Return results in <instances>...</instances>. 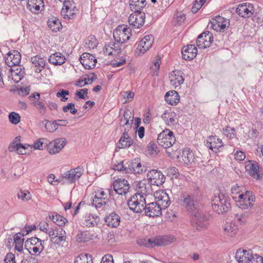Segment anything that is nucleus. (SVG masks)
Instances as JSON below:
<instances>
[{
  "label": "nucleus",
  "instance_id": "1",
  "mask_svg": "<svg viewBox=\"0 0 263 263\" xmlns=\"http://www.w3.org/2000/svg\"><path fill=\"white\" fill-rule=\"evenodd\" d=\"M20 137H16L14 140L10 143L8 146V150L10 152H15L18 155H25L27 154V150L32 152L33 150L43 149V142L42 139H39L34 142L32 145L29 144H21Z\"/></svg>",
  "mask_w": 263,
  "mask_h": 263
},
{
  "label": "nucleus",
  "instance_id": "2",
  "mask_svg": "<svg viewBox=\"0 0 263 263\" xmlns=\"http://www.w3.org/2000/svg\"><path fill=\"white\" fill-rule=\"evenodd\" d=\"M211 204L213 210L218 214L227 212L231 208L229 197L220 192L215 193Z\"/></svg>",
  "mask_w": 263,
  "mask_h": 263
},
{
  "label": "nucleus",
  "instance_id": "3",
  "mask_svg": "<svg viewBox=\"0 0 263 263\" xmlns=\"http://www.w3.org/2000/svg\"><path fill=\"white\" fill-rule=\"evenodd\" d=\"M173 236H158L155 238H142L137 240V243L140 246L146 247H153L156 246L168 245L175 241Z\"/></svg>",
  "mask_w": 263,
  "mask_h": 263
},
{
  "label": "nucleus",
  "instance_id": "4",
  "mask_svg": "<svg viewBox=\"0 0 263 263\" xmlns=\"http://www.w3.org/2000/svg\"><path fill=\"white\" fill-rule=\"evenodd\" d=\"M83 174V168L78 166L65 172L55 181L62 182V184H71L78 180Z\"/></svg>",
  "mask_w": 263,
  "mask_h": 263
},
{
  "label": "nucleus",
  "instance_id": "5",
  "mask_svg": "<svg viewBox=\"0 0 263 263\" xmlns=\"http://www.w3.org/2000/svg\"><path fill=\"white\" fill-rule=\"evenodd\" d=\"M132 36L131 28L126 25H119L114 31V38L118 43L123 45L127 42Z\"/></svg>",
  "mask_w": 263,
  "mask_h": 263
},
{
  "label": "nucleus",
  "instance_id": "6",
  "mask_svg": "<svg viewBox=\"0 0 263 263\" xmlns=\"http://www.w3.org/2000/svg\"><path fill=\"white\" fill-rule=\"evenodd\" d=\"M255 196L249 191H245L243 194L239 195V199H236L237 206L242 210H249L254 205Z\"/></svg>",
  "mask_w": 263,
  "mask_h": 263
},
{
  "label": "nucleus",
  "instance_id": "7",
  "mask_svg": "<svg viewBox=\"0 0 263 263\" xmlns=\"http://www.w3.org/2000/svg\"><path fill=\"white\" fill-rule=\"evenodd\" d=\"M129 209L135 213H140L145 209L147 204L145 196L139 194H135L127 202Z\"/></svg>",
  "mask_w": 263,
  "mask_h": 263
},
{
  "label": "nucleus",
  "instance_id": "8",
  "mask_svg": "<svg viewBox=\"0 0 263 263\" xmlns=\"http://www.w3.org/2000/svg\"><path fill=\"white\" fill-rule=\"evenodd\" d=\"M157 142L160 145L167 148L173 145L176 142V138L172 131L166 128L158 135Z\"/></svg>",
  "mask_w": 263,
  "mask_h": 263
},
{
  "label": "nucleus",
  "instance_id": "9",
  "mask_svg": "<svg viewBox=\"0 0 263 263\" xmlns=\"http://www.w3.org/2000/svg\"><path fill=\"white\" fill-rule=\"evenodd\" d=\"M44 241L35 237L27 239L25 243V247L32 255H39L44 249Z\"/></svg>",
  "mask_w": 263,
  "mask_h": 263
},
{
  "label": "nucleus",
  "instance_id": "10",
  "mask_svg": "<svg viewBox=\"0 0 263 263\" xmlns=\"http://www.w3.org/2000/svg\"><path fill=\"white\" fill-rule=\"evenodd\" d=\"M210 216L209 215L197 211L194 213L193 225L197 230L202 231L208 228L210 223Z\"/></svg>",
  "mask_w": 263,
  "mask_h": 263
},
{
  "label": "nucleus",
  "instance_id": "11",
  "mask_svg": "<svg viewBox=\"0 0 263 263\" xmlns=\"http://www.w3.org/2000/svg\"><path fill=\"white\" fill-rule=\"evenodd\" d=\"M154 37L152 34L145 35L138 43L135 53L137 56H141L148 51L152 46Z\"/></svg>",
  "mask_w": 263,
  "mask_h": 263
},
{
  "label": "nucleus",
  "instance_id": "12",
  "mask_svg": "<svg viewBox=\"0 0 263 263\" xmlns=\"http://www.w3.org/2000/svg\"><path fill=\"white\" fill-rule=\"evenodd\" d=\"M78 11L75 3L69 0L63 3L61 14L65 20H72L76 17Z\"/></svg>",
  "mask_w": 263,
  "mask_h": 263
},
{
  "label": "nucleus",
  "instance_id": "13",
  "mask_svg": "<svg viewBox=\"0 0 263 263\" xmlns=\"http://www.w3.org/2000/svg\"><path fill=\"white\" fill-rule=\"evenodd\" d=\"M108 194H110L109 190L106 192L101 188L97 189L94 192L92 205L97 209L105 206L108 201Z\"/></svg>",
  "mask_w": 263,
  "mask_h": 263
},
{
  "label": "nucleus",
  "instance_id": "14",
  "mask_svg": "<svg viewBox=\"0 0 263 263\" xmlns=\"http://www.w3.org/2000/svg\"><path fill=\"white\" fill-rule=\"evenodd\" d=\"M134 185L137 192L136 194L139 193L143 197L145 196V199L147 200L153 196L152 185L149 182H147V180H142L140 181H135Z\"/></svg>",
  "mask_w": 263,
  "mask_h": 263
},
{
  "label": "nucleus",
  "instance_id": "15",
  "mask_svg": "<svg viewBox=\"0 0 263 263\" xmlns=\"http://www.w3.org/2000/svg\"><path fill=\"white\" fill-rule=\"evenodd\" d=\"M48 235L51 241L57 245L65 242L66 238V233L62 228L51 227L48 231Z\"/></svg>",
  "mask_w": 263,
  "mask_h": 263
},
{
  "label": "nucleus",
  "instance_id": "16",
  "mask_svg": "<svg viewBox=\"0 0 263 263\" xmlns=\"http://www.w3.org/2000/svg\"><path fill=\"white\" fill-rule=\"evenodd\" d=\"M67 143L65 138H60L50 142L47 145V151L50 155H55L61 152Z\"/></svg>",
  "mask_w": 263,
  "mask_h": 263
},
{
  "label": "nucleus",
  "instance_id": "17",
  "mask_svg": "<svg viewBox=\"0 0 263 263\" xmlns=\"http://www.w3.org/2000/svg\"><path fill=\"white\" fill-rule=\"evenodd\" d=\"M148 182L151 185L159 186L165 181V177L160 172L157 170H152L149 171L147 175Z\"/></svg>",
  "mask_w": 263,
  "mask_h": 263
},
{
  "label": "nucleus",
  "instance_id": "18",
  "mask_svg": "<svg viewBox=\"0 0 263 263\" xmlns=\"http://www.w3.org/2000/svg\"><path fill=\"white\" fill-rule=\"evenodd\" d=\"M145 14L142 11H134L128 17V22L130 26L135 28H140L145 22Z\"/></svg>",
  "mask_w": 263,
  "mask_h": 263
},
{
  "label": "nucleus",
  "instance_id": "19",
  "mask_svg": "<svg viewBox=\"0 0 263 263\" xmlns=\"http://www.w3.org/2000/svg\"><path fill=\"white\" fill-rule=\"evenodd\" d=\"M155 202L161 208L166 209L171 203L168 195L164 190L157 191L154 193Z\"/></svg>",
  "mask_w": 263,
  "mask_h": 263
},
{
  "label": "nucleus",
  "instance_id": "20",
  "mask_svg": "<svg viewBox=\"0 0 263 263\" xmlns=\"http://www.w3.org/2000/svg\"><path fill=\"white\" fill-rule=\"evenodd\" d=\"M125 46L124 45H120V44L117 42H110L104 46L103 53L106 55H113L115 57L116 55H118L120 53L122 52Z\"/></svg>",
  "mask_w": 263,
  "mask_h": 263
},
{
  "label": "nucleus",
  "instance_id": "21",
  "mask_svg": "<svg viewBox=\"0 0 263 263\" xmlns=\"http://www.w3.org/2000/svg\"><path fill=\"white\" fill-rule=\"evenodd\" d=\"M169 79L171 85L175 89L180 88L184 81L183 72L181 70H173L169 74Z\"/></svg>",
  "mask_w": 263,
  "mask_h": 263
},
{
  "label": "nucleus",
  "instance_id": "22",
  "mask_svg": "<svg viewBox=\"0 0 263 263\" xmlns=\"http://www.w3.org/2000/svg\"><path fill=\"white\" fill-rule=\"evenodd\" d=\"M213 41V34L210 31L204 32L199 34L197 39V46L200 48L209 47Z\"/></svg>",
  "mask_w": 263,
  "mask_h": 263
},
{
  "label": "nucleus",
  "instance_id": "23",
  "mask_svg": "<svg viewBox=\"0 0 263 263\" xmlns=\"http://www.w3.org/2000/svg\"><path fill=\"white\" fill-rule=\"evenodd\" d=\"M113 187L117 194L123 195H125L128 192L129 184L125 179L118 178L114 181Z\"/></svg>",
  "mask_w": 263,
  "mask_h": 263
},
{
  "label": "nucleus",
  "instance_id": "24",
  "mask_svg": "<svg viewBox=\"0 0 263 263\" xmlns=\"http://www.w3.org/2000/svg\"><path fill=\"white\" fill-rule=\"evenodd\" d=\"M21 61V55L16 50H11L7 54L5 57L6 64L10 67L20 66Z\"/></svg>",
  "mask_w": 263,
  "mask_h": 263
},
{
  "label": "nucleus",
  "instance_id": "25",
  "mask_svg": "<svg viewBox=\"0 0 263 263\" xmlns=\"http://www.w3.org/2000/svg\"><path fill=\"white\" fill-rule=\"evenodd\" d=\"M211 28L216 31H224L229 23L228 21L219 15L212 18L210 22Z\"/></svg>",
  "mask_w": 263,
  "mask_h": 263
},
{
  "label": "nucleus",
  "instance_id": "26",
  "mask_svg": "<svg viewBox=\"0 0 263 263\" xmlns=\"http://www.w3.org/2000/svg\"><path fill=\"white\" fill-rule=\"evenodd\" d=\"M183 205L190 213H195L197 210L198 203L193 195H185L183 197Z\"/></svg>",
  "mask_w": 263,
  "mask_h": 263
},
{
  "label": "nucleus",
  "instance_id": "27",
  "mask_svg": "<svg viewBox=\"0 0 263 263\" xmlns=\"http://www.w3.org/2000/svg\"><path fill=\"white\" fill-rule=\"evenodd\" d=\"M254 11L253 5L249 3L240 4L236 9V13L242 17L251 16Z\"/></svg>",
  "mask_w": 263,
  "mask_h": 263
},
{
  "label": "nucleus",
  "instance_id": "28",
  "mask_svg": "<svg viewBox=\"0 0 263 263\" xmlns=\"http://www.w3.org/2000/svg\"><path fill=\"white\" fill-rule=\"evenodd\" d=\"M26 7L32 13L38 14L44 9V0H27Z\"/></svg>",
  "mask_w": 263,
  "mask_h": 263
},
{
  "label": "nucleus",
  "instance_id": "29",
  "mask_svg": "<svg viewBox=\"0 0 263 263\" xmlns=\"http://www.w3.org/2000/svg\"><path fill=\"white\" fill-rule=\"evenodd\" d=\"M245 168L248 174L253 178L259 179L261 178L260 167L257 162L251 161L246 162Z\"/></svg>",
  "mask_w": 263,
  "mask_h": 263
},
{
  "label": "nucleus",
  "instance_id": "30",
  "mask_svg": "<svg viewBox=\"0 0 263 263\" xmlns=\"http://www.w3.org/2000/svg\"><path fill=\"white\" fill-rule=\"evenodd\" d=\"M80 61L85 69H91L95 67L97 59L93 55L85 52L81 55Z\"/></svg>",
  "mask_w": 263,
  "mask_h": 263
},
{
  "label": "nucleus",
  "instance_id": "31",
  "mask_svg": "<svg viewBox=\"0 0 263 263\" xmlns=\"http://www.w3.org/2000/svg\"><path fill=\"white\" fill-rule=\"evenodd\" d=\"M146 215L149 217H157L161 215L162 210H163L155 202L147 203L145 207Z\"/></svg>",
  "mask_w": 263,
  "mask_h": 263
},
{
  "label": "nucleus",
  "instance_id": "32",
  "mask_svg": "<svg viewBox=\"0 0 263 263\" xmlns=\"http://www.w3.org/2000/svg\"><path fill=\"white\" fill-rule=\"evenodd\" d=\"M181 53L183 59L185 60L191 61L196 57L197 49L195 45H187L183 47Z\"/></svg>",
  "mask_w": 263,
  "mask_h": 263
},
{
  "label": "nucleus",
  "instance_id": "33",
  "mask_svg": "<svg viewBox=\"0 0 263 263\" xmlns=\"http://www.w3.org/2000/svg\"><path fill=\"white\" fill-rule=\"evenodd\" d=\"M206 145L210 149L215 153H217L223 146L222 140L218 138L216 136H210L207 140Z\"/></svg>",
  "mask_w": 263,
  "mask_h": 263
},
{
  "label": "nucleus",
  "instance_id": "34",
  "mask_svg": "<svg viewBox=\"0 0 263 263\" xmlns=\"http://www.w3.org/2000/svg\"><path fill=\"white\" fill-rule=\"evenodd\" d=\"M32 63L31 68L35 72L40 73L44 68L46 65V61L43 58L36 55L31 58Z\"/></svg>",
  "mask_w": 263,
  "mask_h": 263
},
{
  "label": "nucleus",
  "instance_id": "35",
  "mask_svg": "<svg viewBox=\"0 0 263 263\" xmlns=\"http://www.w3.org/2000/svg\"><path fill=\"white\" fill-rule=\"evenodd\" d=\"M95 233L88 231H79L76 236V240L79 242H86L96 238Z\"/></svg>",
  "mask_w": 263,
  "mask_h": 263
},
{
  "label": "nucleus",
  "instance_id": "36",
  "mask_svg": "<svg viewBox=\"0 0 263 263\" xmlns=\"http://www.w3.org/2000/svg\"><path fill=\"white\" fill-rule=\"evenodd\" d=\"M133 143L134 140L132 138L130 137L127 132H124L117 143V147L119 148H128L133 145Z\"/></svg>",
  "mask_w": 263,
  "mask_h": 263
},
{
  "label": "nucleus",
  "instance_id": "37",
  "mask_svg": "<svg viewBox=\"0 0 263 263\" xmlns=\"http://www.w3.org/2000/svg\"><path fill=\"white\" fill-rule=\"evenodd\" d=\"M128 169L134 174H141L145 171V167L142 165L139 159H135L129 162Z\"/></svg>",
  "mask_w": 263,
  "mask_h": 263
},
{
  "label": "nucleus",
  "instance_id": "38",
  "mask_svg": "<svg viewBox=\"0 0 263 263\" xmlns=\"http://www.w3.org/2000/svg\"><path fill=\"white\" fill-rule=\"evenodd\" d=\"M83 224L86 227H92L97 226L100 222V218L97 215L87 213L84 217Z\"/></svg>",
  "mask_w": 263,
  "mask_h": 263
},
{
  "label": "nucleus",
  "instance_id": "39",
  "mask_svg": "<svg viewBox=\"0 0 263 263\" xmlns=\"http://www.w3.org/2000/svg\"><path fill=\"white\" fill-rule=\"evenodd\" d=\"M107 225L110 228H117L120 223V217L115 212H112L105 218Z\"/></svg>",
  "mask_w": 263,
  "mask_h": 263
},
{
  "label": "nucleus",
  "instance_id": "40",
  "mask_svg": "<svg viewBox=\"0 0 263 263\" xmlns=\"http://www.w3.org/2000/svg\"><path fill=\"white\" fill-rule=\"evenodd\" d=\"M252 251L251 250L239 249L235 254V258L239 263H246Z\"/></svg>",
  "mask_w": 263,
  "mask_h": 263
},
{
  "label": "nucleus",
  "instance_id": "41",
  "mask_svg": "<svg viewBox=\"0 0 263 263\" xmlns=\"http://www.w3.org/2000/svg\"><path fill=\"white\" fill-rule=\"evenodd\" d=\"M25 71L20 66L11 68V77L15 83L20 82L24 77Z\"/></svg>",
  "mask_w": 263,
  "mask_h": 263
},
{
  "label": "nucleus",
  "instance_id": "42",
  "mask_svg": "<svg viewBox=\"0 0 263 263\" xmlns=\"http://www.w3.org/2000/svg\"><path fill=\"white\" fill-rule=\"evenodd\" d=\"M48 61L54 65H61L65 62L66 58L61 52H55L50 55Z\"/></svg>",
  "mask_w": 263,
  "mask_h": 263
},
{
  "label": "nucleus",
  "instance_id": "43",
  "mask_svg": "<svg viewBox=\"0 0 263 263\" xmlns=\"http://www.w3.org/2000/svg\"><path fill=\"white\" fill-rule=\"evenodd\" d=\"M165 100L168 104L175 105L179 102L180 96L176 91L170 90L166 93Z\"/></svg>",
  "mask_w": 263,
  "mask_h": 263
},
{
  "label": "nucleus",
  "instance_id": "44",
  "mask_svg": "<svg viewBox=\"0 0 263 263\" xmlns=\"http://www.w3.org/2000/svg\"><path fill=\"white\" fill-rule=\"evenodd\" d=\"M162 118L168 126H172L176 123V114L170 110H165L162 115Z\"/></svg>",
  "mask_w": 263,
  "mask_h": 263
},
{
  "label": "nucleus",
  "instance_id": "45",
  "mask_svg": "<svg viewBox=\"0 0 263 263\" xmlns=\"http://www.w3.org/2000/svg\"><path fill=\"white\" fill-rule=\"evenodd\" d=\"M238 227L235 222H227L223 226L224 234L229 236H233L238 231Z\"/></svg>",
  "mask_w": 263,
  "mask_h": 263
},
{
  "label": "nucleus",
  "instance_id": "46",
  "mask_svg": "<svg viewBox=\"0 0 263 263\" xmlns=\"http://www.w3.org/2000/svg\"><path fill=\"white\" fill-rule=\"evenodd\" d=\"M134 115L128 109L124 111L123 117L120 121V124L122 126H127L131 127L133 122Z\"/></svg>",
  "mask_w": 263,
  "mask_h": 263
},
{
  "label": "nucleus",
  "instance_id": "47",
  "mask_svg": "<svg viewBox=\"0 0 263 263\" xmlns=\"http://www.w3.org/2000/svg\"><path fill=\"white\" fill-rule=\"evenodd\" d=\"M129 7L132 11H141L146 5L145 0H129Z\"/></svg>",
  "mask_w": 263,
  "mask_h": 263
},
{
  "label": "nucleus",
  "instance_id": "48",
  "mask_svg": "<svg viewBox=\"0 0 263 263\" xmlns=\"http://www.w3.org/2000/svg\"><path fill=\"white\" fill-rule=\"evenodd\" d=\"M194 156L193 153L189 149H184L183 151L180 161H182V162L186 165H189L194 161Z\"/></svg>",
  "mask_w": 263,
  "mask_h": 263
},
{
  "label": "nucleus",
  "instance_id": "49",
  "mask_svg": "<svg viewBox=\"0 0 263 263\" xmlns=\"http://www.w3.org/2000/svg\"><path fill=\"white\" fill-rule=\"evenodd\" d=\"M13 240L15 244V249L18 252L23 250L24 241V234L22 233H17L14 235Z\"/></svg>",
  "mask_w": 263,
  "mask_h": 263
},
{
  "label": "nucleus",
  "instance_id": "50",
  "mask_svg": "<svg viewBox=\"0 0 263 263\" xmlns=\"http://www.w3.org/2000/svg\"><path fill=\"white\" fill-rule=\"evenodd\" d=\"M126 63V57L124 50L118 55L115 57L114 60L112 62L111 65L113 67H117L124 65Z\"/></svg>",
  "mask_w": 263,
  "mask_h": 263
},
{
  "label": "nucleus",
  "instance_id": "51",
  "mask_svg": "<svg viewBox=\"0 0 263 263\" xmlns=\"http://www.w3.org/2000/svg\"><path fill=\"white\" fill-rule=\"evenodd\" d=\"M47 24L49 28L54 32L59 31L62 27L60 21L55 17H52L48 20Z\"/></svg>",
  "mask_w": 263,
  "mask_h": 263
},
{
  "label": "nucleus",
  "instance_id": "52",
  "mask_svg": "<svg viewBox=\"0 0 263 263\" xmlns=\"http://www.w3.org/2000/svg\"><path fill=\"white\" fill-rule=\"evenodd\" d=\"M50 218L54 223L60 227L64 226L67 222V220L64 217L57 213H54L50 216Z\"/></svg>",
  "mask_w": 263,
  "mask_h": 263
},
{
  "label": "nucleus",
  "instance_id": "53",
  "mask_svg": "<svg viewBox=\"0 0 263 263\" xmlns=\"http://www.w3.org/2000/svg\"><path fill=\"white\" fill-rule=\"evenodd\" d=\"M18 199L23 202H27L32 199V195L28 190H20L17 194Z\"/></svg>",
  "mask_w": 263,
  "mask_h": 263
},
{
  "label": "nucleus",
  "instance_id": "54",
  "mask_svg": "<svg viewBox=\"0 0 263 263\" xmlns=\"http://www.w3.org/2000/svg\"><path fill=\"white\" fill-rule=\"evenodd\" d=\"M185 19V15L183 13L178 12L173 17L172 24L175 26H181L183 24Z\"/></svg>",
  "mask_w": 263,
  "mask_h": 263
},
{
  "label": "nucleus",
  "instance_id": "55",
  "mask_svg": "<svg viewBox=\"0 0 263 263\" xmlns=\"http://www.w3.org/2000/svg\"><path fill=\"white\" fill-rule=\"evenodd\" d=\"M245 189L243 187L238 186L237 184L233 185L231 188V196L232 198L236 201V199H239V195L243 194Z\"/></svg>",
  "mask_w": 263,
  "mask_h": 263
},
{
  "label": "nucleus",
  "instance_id": "56",
  "mask_svg": "<svg viewBox=\"0 0 263 263\" xmlns=\"http://www.w3.org/2000/svg\"><path fill=\"white\" fill-rule=\"evenodd\" d=\"M98 45V41L94 35H89L85 39V47L93 49Z\"/></svg>",
  "mask_w": 263,
  "mask_h": 263
},
{
  "label": "nucleus",
  "instance_id": "57",
  "mask_svg": "<svg viewBox=\"0 0 263 263\" xmlns=\"http://www.w3.org/2000/svg\"><path fill=\"white\" fill-rule=\"evenodd\" d=\"M74 263H92V261L90 256L82 253L76 258Z\"/></svg>",
  "mask_w": 263,
  "mask_h": 263
},
{
  "label": "nucleus",
  "instance_id": "58",
  "mask_svg": "<svg viewBox=\"0 0 263 263\" xmlns=\"http://www.w3.org/2000/svg\"><path fill=\"white\" fill-rule=\"evenodd\" d=\"M246 263H263V258L261 256L252 252Z\"/></svg>",
  "mask_w": 263,
  "mask_h": 263
},
{
  "label": "nucleus",
  "instance_id": "59",
  "mask_svg": "<svg viewBox=\"0 0 263 263\" xmlns=\"http://www.w3.org/2000/svg\"><path fill=\"white\" fill-rule=\"evenodd\" d=\"M69 95V91L64 89H60L56 93V96L60 98L62 102H66L68 100V98L67 96Z\"/></svg>",
  "mask_w": 263,
  "mask_h": 263
},
{
  "label": "nucleus",
  "instance_id": "60",
  "mask_svg": "<svg viewBox=\"0 0 263 263\" xmlns=\"http://www.w3.org/2000/svg\"><path fill=\"white\" fill-rule=\"evenodd\" d=\"M223 134L228 138L233 139L235 137V130L234 127H231L229 126L223 128Z\"/></svg>",
  "mask_w": 263,
  "mask_h": 263
},
{
  "label": "nucleus",
  "instance_id": "61",
  "mask_svg": "<svg viewBox=\"0 0 263 263\" xmlns=\"http://www.w3.org/2000/svg\"><path fill=\"white\" fill-rule=\"evenodd\" d=\"M8 118L10 122L14 125L17 124L21 121L20 115L15 112H10Z\"/></svg>",
  "mask_w": 263,
  "mask_h": 263
},
{
  "label": "nucleus",
  "instance_id": "62",
  "mask_svg": "<svg viewBox=\"0 0 263 263\" xmlns=\"http://www.w3.org/2000/svg\"><path fill=\"white\" fill-rule=\"evenodd\" d=\"M206 0H195L193 7L192 11L193 13H196L204 5Z\"/></svg>",
  "mask_w": 263,
  "mask_h": 263
},
{
  "label": "nucleus",
  "instance_id": "63",
  "mask_svg": "<svg viewBox=\"0 0 263 263\" xmlns=\"http://www.w3.org/2000/svg\"><path fill=\"white\" fill-rule=\"evenodd\" d=\"M45 127L46 130L49 132H54L58 129L55 120L53 121H47L45 124Z\"/></svg>",
  "mask_w": 263,
  "mask_h": 263
},
{
  "label": "nucleus",
  "instance_id": "64",
  "mask_svg": "<svg viewBox=\"0 0 263 263\" xmlns=\"http://www.w3.org/2000/svg\"><path fill=\"white\" fill-rule=\"evenodd\" d=\"M167 175L172 179L177 178L179 176V173L176 167H171L167 169Z\"/></svg>",
  "mask_w": 263,
  "mask_h": 263
}]
</instances>
